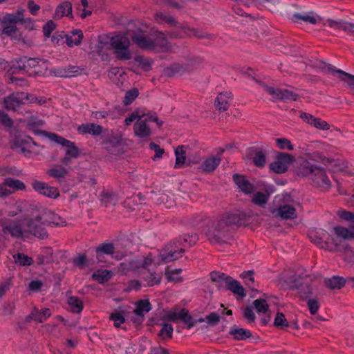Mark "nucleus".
Returning <instances> with one entry per match:
<instances>
[{
	"instance_id": "14",
	"label": "nucleus",
	"mask_w": 354,
	"mask_h": 354,
	"mask_svg": "<svg viewBox=\"0 0 354 354\" xmlns=\"http://www.w3.org/2000/svg\"><path fill=\"white\" fill-rule=\"evenodd\" d=\"M314 186L324 189H329L331 187L330 179L326 175L324 169L317 166L310 178Z\"/></svg>"
},
{
	"instance_id": "47",
	"label": "nucleus",
	"mask_w": 354,
	"mask_h": 354,
	"mask_svg": "<svg viewBox=\"0 0 354 354\" xmlns=\"http://www.w3.org/2000/svg\"><path fill=\"white\" fill-rule=\"evenodd\" d=\"M13 258L15 259V263L20 266H29L33 263L32 259L24 253L19 252L13 255Z\"/></svg>"
},
{
	"instance_id": "38",
	"label": "nucleus",
	"mask_w": 354,
	"mask_h": 354,
	"mask_svg": "<svg viewBox=\"0 0 354 354\" xmlns=\"http://www.w3.org/2000/svg\"><path fill=\"white\" fill-rule=\"evenodd\" d=\"M198 240V236L196 233L192 234H185L180 236L178 239H176L174 241H176L178 247L179 245H184V243H188L189 246L194 245Z\"/></svg>"
},
{
	"instance_id": "3",
	"label": "nucleus",
	"mask_w": 354,
	"mask_h": 354,
	"mask_svg": "<svg viewBox=\"0 0 354 354\" xmlns=\"http://www.w3.org/2000/svg\"><path fill=\"white\" fill-rule=\"evenodd\" d=\"M132 25L129 24L127 30V35H129L130 39L138 47L144 50H151L156 46L155 43L147 36L146 32L139 27H131Z\"/></svg>"
},
{
	"instance_id": "57",
	"label": "nucleus",
	"mask_w": 354,
	"mask_h": 354,
	"mask_svg": "<svg viewBox=\"0 0 354 354\" xmlns=\"http://www.w3.org/2000/svg\"><path fill=\"white\" fill-rule=\"evenodd\" d=\"M270 169L276 174H283L288 171V167L284 165L280 160H277L270 165Z\"/></svg>"
},
{
	"instance_id": "45",
	"label": "nucleus",
	"mask_w": 354,
	"mask_h": 354,
	"mask_svg": "<svg viewBox=\"0 0 354 354\" xmlns=\"http://www.w3.org/2000/svg\"><path fill=\"white\" fill-rule=\"evenodd\" d=\"M307 276L303 277L301 275L290 276L287 279V283L289 284L290 289H297L306 281Z\"/></svg>"
},
{
	"instance_id": "55",
	"label": "nucleus",
	"mask_w": 354,
	"mask_h": 354,
	"mask_svg": "<svg viewBox=\"0 0 354 354\" xmlns=\"http://www.w3.org/2000/svg\"><path fill=\"white\" fill-rule=\"evenodd\" d=\"M268 199L269 198L268 195L259 192L254 194L252 199V202L259 207H264V205L268 203Z\"/></svg>"
},
{
	"instance_id": "64",
	"label": "nucleus",
	"mask_w": 354,
	"mask_h": 354,
	"mask_svg": "<svg viewBox=\"0 0 354 354\" xmlns=\"http://www.w3.org/2000/svg\"><path fill=\"white\" fill-rule=\"evenodd\" d=\"M0 123L8 128H11L14 122L7 113L0 110Z\"/></svg>"
},
{
	"instance_id": "15",
	"label": "nucleus",
	"mask_w": 354,
	"mask_h": 354,
	"mask_svg": "<svg viewBox=\"0 0 354 354\" xmlns=\"http://www.w3.org/2000/svg\"><path fill=\"white\" fill-rule=\"evenodd\" d=\"M50 139L55 142L67 147L66 155L76 158L79 157V149L75 146V143L58 136L57 134H50Z\"/></svg>"
},
{
	"instance_id": "4",
	"label": "nucleus",
	"mask_w": 354,
	"mask_h": 354,
	"mask_svg": "<svg viewBox=\"0 0 354 354\" xmlns=\"http://www.w3.org/2000/svg\"><path fill=\"white\" fill-rule=\"evenodd\" d=\"M283 202L278 208L274 209L272 213L276 216H279L283 220L294 219L297 218V214L295 206L299 203L295 201L290 194H283Z\"/></svg>"
},
{
	"instance_id": "26",
	"label": "nucleus",
	"mask_w": 354,
	"mask_h": 354,
	"mask_svg": "<svg viewBox=\"0 0 354 354\" xmlns=\"http://www.w3.org/2000/svg\"><path fill=\"white\" fill-rule=\"evenodd\" d=\"M221 161V158L220 157L211 156L203 161L199 169L204 173H212L218 167Z\"/></svg>"
},
{
	"instance_id": "32",
	"label": "nucleus",
	"mask_w": 354,
	"mask_h": 354,
	"mask_svg": "<svg viewBox=\"0 0 354 354\" xmlns=\"http://www.w3.org/2000/svg\"><path fill=\"white\" fill-rule=\"evenodd\" d=\"M292 20L295 22L302 21L310 24H317V19L314 16L313 12L295 13L292 16Z\"/></svg>"
},
{
	"instance_id": "56",
	"label": "nucleus",
	"mask_w": 354,
	"mask_h": 354,
	"mask_svg": "<svg viewBox=\"0 0 354 354\" xmlns=\"http://www.w3.org/2000/svg\"><path fill=\"white\" fill-rule=\"evenodd\" d=\"M21 23L23 24L24 22V18H21L20 17H17L16 15L13 14H8L6 16H4L1 21V24H10V25H15L17 23Z\"/></svg>"
},
{
	"instance_id": "22",
	"label": "nucleus",
	"mask_w": 354,
	"mask_h": 354,
	"mask_svg": "<svg viewBox=\"0 0 354 354\" xmlns=\"http://www.w3.org/2000/svg\"><path fill=\"white\" fill-rule=\"evenodd\" d=\"M66 45L71 48L74 46H80L84 38V35L80 29H74L69 34H64Z\"/></svg>"
},
{
	"instance_id": "23",
	"label": "nucleus",
	"mask_w": 354,
	"mask_h": 354,
	"mask_svg": "<svg viewBox=\"0 0 354 354\" xmlns=\"http://www.w3.org/2000/svg\"><path fill=\"white\" fill-rule=\"evenodd\" d=\"M73 6L70 1H66L59 4L55 10L54 17L61 19L66 16L71 19L73 18L72 13Z\"/></svg>"
},
{
	"instance_id": "28",
	"label": "nucleus",
	"mask_w": 354,
	"mask_h": 354,
	"mask_svg": "<svg viewBox=\"0 0 354 354\" xmlns=\"http://www.w3.org/2000/svg\"><path fill=\"white\" fill-rule=\"evenodd\" d=\"M53 251L50 247L44 248L37 256V263L39 265L50 264L54 262Z\"/></svg>"
},
{
	"instance_id": "11",
	"label": "nucleus",
	"mask_w": 354,
	"mask_h": 354,
	"mask_svg": "<svg viewBox=\"0 0 354 354\" xmlns=\"http://www.w3.org/2000/svg\"><path fill=\"white\" fill-rule=\"evenodd\" d=\"M316 167L307 160L300 158L296 160L294 165V172L299 176L307 177L310 180Z\"/></svg>"
},
{
	"instance_id": "27",
	"label": "nucleus",
	"mask_w": 354,
	"mask_h": 354,
	"mask_svg": "<svg viewBox=\"0 0 354 354\" xmlns=\"http://www.w3.org/2000/svg\"><path fill=\"white\" fill-rule=\"evenodd\" d=\"M77 130L84 134H90L93 136H97L102 133L103 128L99 124L88 123L80 125Z\"/></svg>"
},
{
	"instance_id": "2",
	"label": "nucleus",
	"mask_w": 354,
	"mask_h": 354,
	"mask_svg": "<svg viewBox=\"0 0 354 354\" xmlns=\"http://www.w3.org/2000/svg\"><path fill=\"white\" fill-rule=\"evenodd\" d=\"M110 44L115 49V55L120 60H129L131 59L129 50L131 45L130 38L127 33L124 35H117L111 38Z\"/></svg>"
},
{
	"instance_id": "53",
	"label": "nucleus",
	"mask_w": 354,
	"mask_h": 354,
	"mask_svg": "<svg viewBox=\"0 0 354 354\" xmlns=\"http://www.w3.org/2000/svg\"><path fill=\"white\" fill-rule=\"evenodd\" d=\"M145 281L147 282L148 286L158 285L161 281V276L157 275L156 272H149L142 277Z\"/></svg>"
},
{
	"instance_id": "5",
	"label": "nucleus",
	"mask_w": 354,
	"mask_h": 354,
	"mask_svg": "<svg viewBox=\"0 0 354 354\" xmlns=\"http://www.w3.org/2000/svg\"><path fill=\"white\" fill-rule=\"evenodd\" d=\"M2 236L6 239L10 234L14 239H22L24 236L23 220L19 219H1L0 221Z\"/></svg>"
},
{
	"instance_id": "61",
	"label": "nucleus",
	"mask_w": 354,
	"mask_h": 354,
	"mask_svg": "<svg viewBox=\"0 0 354 354\" xmlns=\"http://www.w3.org/2000/svg\"><path fill=\"white\" fill-rule=\"evenodd\" d=\"M110 320L113 321L114 326L116 328H119L121 324H123L125 322V318L123 314L118 311H115L112 313L109 316Z\"/></svg>"
},
{
	"instance_id": "9",
	"label": "nucleus",
	"mask_w": 354,
	"mask_h": 354,
	"mask_svg": "<svg viewBox=\"0 0 354 354\" xmlns=\"http://www.w3.org/2000/svg\"><path fill=\"white\" fill-rule=\"evenodd\" d=\"M119 243H108L104 242L100 244L95 249V254L97 262H103L104 255H113L115 254V257H123L124 254L119 251Z\"/></svg>"
},
{
	"instance_id": "30",
	"label": "nucleus",
	"mask_w": 354,
	"mask_h": 354,
	"mask_svg": "<svg viewBox=\"0 0 354 354\" xmlns=\"http://www.w3.org/2000/svg\"><path fill=\"white\" fill-rule=\"evenodd\" d=\"M187 71L185 67L179 63H173L169 66L165 68L162 73L166 77H174L178 75H182Z\"/></svg>"
},
{
	"instance_id": "10",
	"label": "nucleus",
	"mask_w": 354,
	"mask_h": 354,
	"mask_svg": "<svg viewBox=\"0 0 354 354\" xmlns=\"http://www.w3.org/2000/svg\"><path fill=\"white\" fill-rule=\"evenodd\" d=\"M32 187L36 192L44 196L50 198H57L59 196V192L57 187L50 186L44 182L33 180Z\"/></svg>"
},
{
	"instance_id": "17",
	"label": "nucleus",
	"mask_w": 354,
	"mask_h": 354,
	"mask_svg": "<svg viewBox=\"0 0 354 354\" xmlns=\"http://www.w3.org/2000/svg\"><path fill=\"white\" fill-rule=\"evenodd\" d=\"M232 178L241 192L247 195L254 192V185L252 184L244 175L234 174Z\"/></svg>"
},
{
	"instance_id": "59",
	"label": "nucleus",
	"mask_w": 354,
	"mask_h": 354,
	"mask_svg": "<svg viewBox=\"0 0 354 354\" xmlns=\"http://www.w3.org/2000/svg\"><path fill=\"white\" fill-rule=\"evenodd\" d=\"M274 326L281 329L289 326V324L283 313L278 312L277 313L274 321Z\"/></svg>"
},
{
	"instance_id": "16",
	"label": "nucleus",
	"mask_w": 354,
	"mask_h": 354,
	"mask_svg": "<svg viewBox=\"0 0 354 354\" xmlns=\"http://www.w3.org/2000/svg\"><path fill=\"white\" fill-rule=\"evenodd\" d=\"M23 93L21 92H13L3 98V104L6 109L15 111L17 107L24 104L23 102Z\"/></svg>"
},
{
	"instance_id": "35",
	"label": "nucleus",
	"mask_w": 354,
	"mask_h": 354,
	"mask_svg": "<svg viewBox=\"0 0 354 354\" xmlns=\"http://www.w3.org/2000/svg\"><path fill=\"white\" fill-rule=\"evenodd\" d=\"M229 334L232 335L236 340H244L252 337V333L250 330L243 328H236V326L231 328Z\"/></svg>"
},
{
	"instance_id": "24",
	"label": "nucleus",
	"mask_w": 354,
	"mask_h": 354,
	"mask_svg": "<svg viewBox=\"0 0 354 354\" xmlns=\"http://www.w3.org/2000/svg\"><path fill=\"white\" fill-rule=\"evenodd\" d=\"M232 97V93H221L216 97L214 101L216 108L220 111H225L230 106L229 100Z\"/></svg>"
},
{
	"instance_id": "7",
	"label": "nucleus",
	"mask_w": 354,
	"mask_h": 354,
	"mask_svg": "<svg viewBox=\"0 0 354 354\" xmlns=\"http://www.w3.org/2000/svg\"><path fill=\"white\" fill-rule=\"evenodd\" d=\"M24 235L26 234H32L39 239H45L48 237V234L44 227L41 219L37 217L35 218H26L23 219Z\"/></svg>"
},
{
	"instance_id": "31",
	"label": "nucleus",
	"mask_w": 354,
	"mask_h": 354,
	"mask_svg": "<svg viewBox=\"0 0 354 354\" xmlns=\"http://www.w3.org/2000/svg\"><path fill=\"white\" fill-rule=\"evenodd\" d=\"M146 120L136 122L133 126L134 133L139 138H147L151 134V131L146 124Z\"/></svg>"
},
{
	"instance_id": "20",
	"label": "nucleus",
	"mask_w": 354,
	"mask_h": 354,
	"mask_svg": "<svg viewBox=\"0 0 354 354\" xmlns=\"http://www.w3.org/2000/svg\"><path fill=\"white\" fill-rule=\"evenodd\" d=\"M248 156L252 159L254 165L257 167H263L266 165V155L260 149L250 148L248 151Z\"/></svg>"
},
{
	"instance_id": "42",
	"label": "nucleus",
	"mask_w": 354,
	"mask_h": 354,
	"mask_svg": "<svg viewBox=\"0 0 354 354\" xmlns=\"http://www.w3.org/2000/svg\"><path fill=\"white\" fill-rule=\"evenodd\" d=\"M297 290H298L299 296L302 300L308 299L313 294V288L307 281H305V283Z\"/></svg>"
},
{
	"instance_id": "63",
	"label": "nucleus",
	"mask_w": 354,
	"mask_h": 354,
	"mask_svg": "<svg viewBox=\"0 0 354 354\" xmlns=\"http://www.w3.org/2000/svg\"><path fill=\"white\" fill-rule=\"evenodd\" d=\"M339 73V79L348 84V85L354 89V75L343 71H337Z\"/></svg>"
},
{
	"instance_id": "51",
	"label": "nucleus",
	"mask_w": 354,
	"mask_h": 354,
	"mask_svg": "<svg viewBox=\"0 0 354 354\" xmlns=\"http://www.w3.org/2000/svg\"><path fill=\"white\" fill-rule=\"evenodd\" d=\"M139 91L137 88L134 87L127 91L125 93L123 103L125 106L131 104L138 96Z\"/></svg>"
},
{
	"instance_id": "12",
	"label": "nucleus",
	"mask_w": 354,
	"mask_h": 354,
	"mask_svg": "<svg viewBox=\"0 0 354 354\" xmlns=\"http://www.w3.org/2000/svg\"><path fill=\"white\" fill-rule=\"evenodd\" d=\"M37 217L41 219L43 225H50L51 224L55 226L66 225L65 221H63L59 216L48 209H41V212L37 214Z\"/></svg>"
},
{
	"instance_id": "40",
	"label": "nucleus",
	"mask_w": 354,
	"mask_h": 354,
	"mask_svg": "<svg viewBox=\"0 0 354 354\" xmlns=\"http://www.w3.org/2000/svg\"><path fill=\"white\" fill-rule=\"evenodd\" d=\"M180 28H182L184 33L186 35H189L190 33H192V34H193L194 36H195L198 39H212V36L210 34H209L202 30L196 29V28H187L185 26H180Z\"/></svg>"
},
{
	"instance_id": "39",
	"label": "nucleus",
	"mask_w": 354,
	"mask_h": 354,
	"mask_svg": "<svg viewBox=\"0 0 354 354\" xmlns=\"http://www.w3.org/2000/svg\"><path fill=\"white\" fill-rule=\"evenodd\" d=\"M209 275L211 280L217 283V288L219 290L223 289L224 287L222 286V283L224 282L225 283L227 278H229L230 277L223 272L217 271L211 272Z\"/></svg>"
},
{
	"instance_id": "8",
	"label": "nucleus",
	"mask_w": 354,
	"mask_h": 354,
	"mask_svg": "<svg viewBox=\"0 0 354 354\" xmlns=\"http://www.w3.org/2000/svg\"><path fill=\"white\" fill-rule=\"evenodd\" d=\"M37 145V144L30 136L23 133H17L12 142V148L25 156L31 153L30 149L32 146Z\"/></svg>"
},
{
	"instance_id": "18",
	"label": "nucleus",
	"mask_w": 354,
	"mask_h": 354,
	"mask_svg": "<svg viewBox=\"0 0 354 354\" xmlns=\"http://www.w3.org/2000/svg\"><path fill=\"white\" fill-rule=\"evenodd\" d=\"M44 124V122L35 115H31L28 119L27 127L30 130L33 131L36 135H43L45 137L50 138V134H55L54 133L37 129L39 127H42Z\"/></svg>"
},
{
	"instance_id": "58",
	"label": "nucleus",
	"mask_w": 354,
	"mask_h": 354,
	"mask_svg": "<svg viewBox=\"0 0 354 354\" xmlns=\"http://www.w3.org/2000/svg\"><path fill=\"white\" fill-rule=\"evenodd\" d=\"M87 261V256L85 254L82 253H78L72 261L73 265L80 269H83L86 267Z\"/></svg>"
},
{
	"instance_id": "1",
	"label": "nucleus",
	"mask_w": 354,
	"mask_h": 354,
	"mask_svg": "<svg viewBox=\"0 0 354 354\" xmlns=\"http://www.w3.org/2000/svg\"><path fill=\"white\" fill-rule=\"evenodd\" d=\"M250 216L245 212L236 210L223 214L205 232L210 243H225L232 236L236 228L248 223Z\"/></svg>"
},
{
	"instance_id": "34",
	"label": "nucleus",
	"mask_w": 354,
	"mask_h": 354,
	"mask_svg": "<svg viewBox=\"0 0 354 354\" xmlns=\"http://www.w3.org/2000/svg\"><path fill=\"white\" fill-rule=\"evenodd\" d=\"M68 174V169L62 166H59L58 168H52L46 170V174L54 178L58 182H62Z\"/></svg>"
},
{
	"instance_id": "29",
	"label": "nucleus",
	"mask_w": 354,
	"mask_h": 354,
	"mask_svg": "<svg viewBox=\"0 0 354 354\" xmlns=\"http://www.w3.org/2000/svg\"><path fill=\"white\" fill-rule=\"evenodd\" d=\"M185 146L179 145L175 149L176 162L174 168L187 166V155H186Z\"/></svg>"
},
{
	"instance_id": "25",
	"label": "nucleus",
	"mask_w": 354,
	"mask_h": 354,
	"mask_svg": "<svg viewBox=\"0 0 354 354\" xmlns=\"http://www.w3.org/2000/svg\"><path fill=\"white\" fill-rule=\"evenodd\" d=\"M136 308L133 313L136 316H139V322L144 321L145 314L151 310V304L148 299H140L136 303Z\"/></svg>"
},
{
	"instance_id": "6",
	"label": "nucleus",
	"mask_w": 354,
	"mask_h": 354,
	"mask_svg": "<svg viewBox=\"0 0 354 354\" xmlns=\"http://www.w3.org/2000/svg\"><path fill=\"white\" fill-rule=\"evenodd\" d=\"M104 149L110 154L119 156L125 152L126 145L120 134L108 133L102 140Z\"/></svg>"
},
{
	"instance_id": "60",
	"label": "nucleus",
	"mask_w": 354,
	"mask_h": 354,
	"mask_svg": "<svg viewBox=\"0 0 354 354\" xmlns=\"http://www.w3.org/2000/svg\"><path fill=\"white\" fill-rule=\"evenodd\" d=\"M310 125L318 129L324 131L328 130L330 129V124L327 122L322 120L320 118H315V116L313 118V120L310 121Z\"/></svg>"
},
{
	"instance_id": "19",
	"label": "nucleus",
	"mask_w": 354,
	"mask_h": 354,
	"mask_svg": "<svg viewBox=\"0 0 354 354\" xmlns=\"http://www.w3.org/2000/svg\"><path fill=\"white\" fill-rule=\"evenodd\" d=\"M327 24L329 27L336 29L341 30L348 33H354V24L348 22L344 19H338L333 20L328 19Z\"/></svg>"
},
{
	"instance_id": "50",
	"label": "nucleus",
	"mask_w": 354,
	"mask_h": 354,
	"mask_svg": "<svg viewBox=\"0 0 354 354\" xmlns=\"http://www.w3.org/2000/svg\"><path fill=\"white\" fill-rule=\"evenodd\" d=\"M3 28L0 30V35H5L11 38H17V32L18 30L17 27L15 25L10 24H1Z\"/></svg>"
},
{
	"instance_id": "48",
	"label": "nucleus",
	"mask_w": 354,
	"mask_h": 354,
	"mask_svg": "<svg viewBox=\"0 0 354 354\" xmlns=\"http://www.w3.org/2000/svg\"><path fill=\"white\" fill-rule=\"evenodd\" d=\"M101 201L104 206L109 205H115L118 201L117 196L113 193L102 192L101 194Z\"/></svg>"
},
{
	"instance_id": "21",
	"label": "nucleus",
	"mask_w": 354,
	"mask_h": 354,
	"mask_svg": "<svg viewBox=\"0 0 354 354\" xmlns=\"http://www.w3.org/2000/svg\"><path fill=\"white\" fill-rule=\"evenodd\" d=\"M223 289L230 290L234 294L239 295L242 297L246 296V292L244 288L241 285L240 282L234 279L232 277L227 278V281Z\"/></svg>"
},
{
	"instance_id": "33",
	"label": "nucleus",
	"mask_w": 354,
	"mask_h": 354,
	"mask_svg": "<svg viewBox=\"0 0 354 354\" xmlns=\"http://www.w3.org/2000/svg\"><path fill=\"white\" fill-rule=\"evenodd\" d=\"M346 282V279L339 276H333L331 278L326 279L324 280L325 286L332 290L341 289L344 286Z\"/></svg>"
},
{
	"instance_id": "43",
	"label": "nucleus",
	"mask_w": 354,
	"mask_h": 354,
	"mask_svg": "<svg viewBox=\"0 0 354 354\" xmlns=\"http://www.w3.org/2000/svg\"><path fill=\"white\" fill-rule=\"evenodd\" d=\"M4 185L8 186L10 189H12V192L15 191L26 189V185L22 181L12 178H6Z\"/></svg>"
},
{
	"instance_id": "13",
	"label": "nucleus",
	"mask_w": 354,
	"mask_h": 354,
	"mask_svg": "<svg viewBox=\"0 0 354 354\" xmlns=\"http://www.w3.org/2000/svg\"><path fill=\"white\" fill-rule=\"evenodd\" d=\"M176 248H178V245L176 241L166 245L160 254L162 261L165 263L174 261L179 258L178 254H182L185 252L183 248H180L178 250H176Z\"/></svg>"
},
{
	"instance_id": "49",
	"label": "nucleus",
	"mask_w": 354,
	"mask_h": 354,
	"mask_svg": "<svg viewBox=\"0 0 354 354\" xmlns=\"http://www.w3.org/2000/svg\"><path fill=\"white\" fill-rule=\"evenodd\" d=\"M276 159L280 160L288 167L289 165L295 164L297 160L292 155L285 152H277Z\"/></svg>"
},
{
	"instance_id": "52",
	"label": "nucleus",
	"mask_w": 354,
	"mask_h": 354,
	"mask_svg": "<svg viewBox=\"0 0 354 354\" xmlns=\"http://www.w3.org/2000/svg\"><path fill=\"white\" fill-rule=\"evenodd\" d=\"M156 19L159 22H166L169 24L171 26L179 27L178 26L179 23L176 21V19L172 17H169L166 15L162 12H158L156 14Z\"/></svg>"
},
{
	"instance_id": "62",
	"label": "nucleus",
	"mask_w": 354,
	"mask_h": 354,
	"mask_svg": "<svg viewBox=\"0 0 354 354\" xmlns=\"http://www.w3.org/2000/svg\"><path fill=\"white\" fill-rule=\"evenodd\" d=\"M253 304L258 313H266L269 310V306L263 299H258L254 301Z\"/></svg>"
},
{
	"instance_id": "46",
	"label": "nucleus",
	"mask_w": 354,
	"mask_h": 354,
	"mask_svg": "<svg viewBox=\"0 0 354 354\" xmlns=\"http://www.w3.org/2000/svg\"><path fill=\"white\" fill-rule=\"evenodd\" d=\"M68 304L71 308V311L74 313H81L84 308L82 301L77 297H69L68 298Z\"/></svg>"
},
{
	"instance_id": "41",
	"label": "nucleus",
	"mask_w": 354,
	"mask_h": 354,
	"mask_svg": "<svg viewBox=\"0 0 354 354\" xmlns=\"http://www.w3.org/2000/svg\"><path fill=\"white\" fill-rule=\"evenodd\" d=\"M180 319L187 325V329H190L196 324L195 319L191 315L188 310L183 308L180 310Z\"/></svg>"
},
{
	"instance_id": "44",
	"label": "nucleus",
	"mask_w": 354,
	"mask_h": 354,
	"mask_svg": "<svg viewBox=\"0 0 354 354\" xmlns=\"http://www.w3.org/2000/svg\"><path fill=\"white\" fill-rule=\"evenodd\" d=\"M312 66L314 68H317L325 72L326 73H336L339 74L338 72H337V71H341L340 69H337V68H335L331 64H328L322 60H317L313 64H312Z\"/></svg>"
},
{
	"instance_id": "37",
	"label": "nucleus",
	"mask_w": 354,
	"mask_h": 354,
	"mask_svg": "<svg viewBox=\"0 0 354 354\" xmlns=\"http://www.w3.org/2000/svg\"><path fill=\"white\" fill-rule=\"evenodd\" d=\"M113 274L111 270H98L92 274V279L100 283H104L108 281L113 277Z\"/></svg>"
},
{
	"instance_id": "54",
	"label": "nucleus",
	"mask_w": 354,
	"mask_h": 354,
	"mask_svg": "<svg viewBox=\"0 0 354 354\" xmlns=\"http://www.w3.org/2000/svg\"><path fill=\"white\" fill-rule=\"evenodd\" d=\"M27 57L23 56L16 60V64H13L10 68L12 74L17 73L18 71H24L27 68Z\"/></svg>"
},
{
	"instance_id": "36",
	"label": "nucleus",
	"mask_w": 354,
	"mask_h": 354,
	"mask_svg": "<svg viewBox=\"0 0 354 354\" xmlns=\"http://www.w3.org/2000/svg\"><path fill=\"white\" fill-rule=\"evenodd\" d=\"M335 234L345 240L354 239V225L349 228L337 226L334 228Z\"/></svg>"
}]
</instances>
